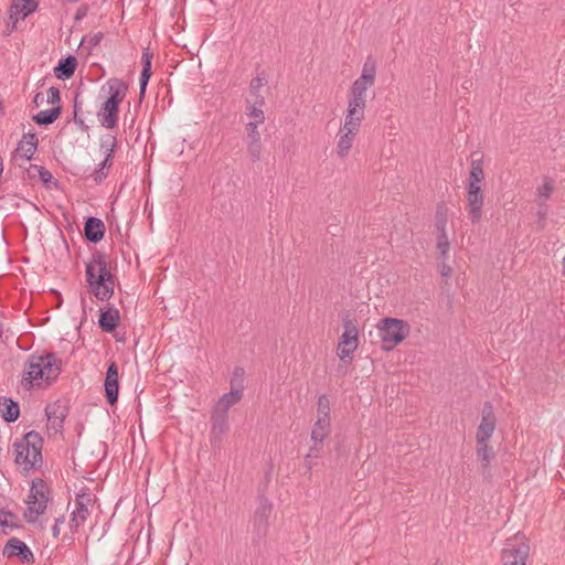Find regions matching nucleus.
<instances>
[{"mask_svg": "<svg viewBox=\"0 0 565 565\" xmlns=\"http://www.w3.org/2000/svg\"><path fill=\"white\" fill-rule=\"evenodd\" d=\"M85 277L89 289L99 301H108L115 291L116 276L110 271L106 253L95 250L85 266Z\"/></svg>", "mask_w": 565, "mask_h": 565, "instance_id": "nucleus-1", "label": "nucleus"}, {"mask_svg": "<svg viewBox=\"0 0 565 565\" xmlns=\"http://www.w3.org/2000/svg\"><path fill=\"white\" fill-rule=\"evenodd\" d=\"M61 364L62 361H57L52 352L44 355H30L24 364L22 386L31 390L34 385L40 386L44 380L50 384L61 373Z\"/></svg>", "mask_w": 565, "mask_h": 565, "instance_id": "nucleus-2", "label": "nucleus"}, {"mask_svg": "<svg viewBox=\"0 0 565 565\" xmlns=\"http://www.w3.org/2000/svg\"><path fill=\"white\" fill-rule=\"evenodd\" d=\"M13 447L14 462L24 466L26 470L42 462L43 438L38 431L30 430L20 440H15Z\"/></svg>", "mask_w": 565, "mask_h": 565, "instance_id": "nucleus-3", "label": "nucleus"}, {"mask_svg": "<svg viewBox=\"0 0 565 565\" xmlns=\"http://www.w3.org/2000/svg\"><path fill=\"white\" fill-rule=\"evenodd\" d=\"M377 329L384 351L393 350L406 339L411 331L409 324L406 321L390 317L382 319Z\"/></svg>", "mask_w": 565, "mask_h": 565, "instance_id": "nucleus-4", "label": "nucleus"}, {"mask_svg": "<svg viewBox=\"0 0 565 565\" xmlns=\"http://www.w3.org/2000/svg\"><path fill=\"white\" fill-rule=\"evenodd\" d=\"M51 499V490L47 483L40 478L32 480L30 493L25 501L29 505L24 513L26 522L32 523L39 515L43 514Z\"/></svg>", "mask_w": 565, "mask_h": 565, "instance_id": "nucleus-5", "label": "nucleus"}, {"mask_svg": "<svg viewBox=\"0 0 565 565\" xmlns=\"http://www.w3.org/2000/svg\"><path fill=\"white\" fill-rule=\"evenodd\" d=\"M343 333L338 345V355L341 360L349 358L359 345L358 323L354 315L347 311L342 315Z\"/></svg>", "mask_w": 565, "mask_h": 565, "instance_id": "nucleus-6", "label": "nucleus"}, {"mask_svg": "<svg viewBox=\"0 0 565 565\" xmlns=\"http://www.w3.org/2000/svg\"><path fill=\"white\" fill-rule=\"evenodd\" d=\"M530 546L524 536L516 534L505 541L501 553L502 565H526Z\"/></svg>", "mask_w": 565, "mask_h": 565, "instance_id": "nucleus-7", "label": "nucleus"}, {"mask_svg": "<svg viewBox=\"0 0 565 565\" xmlns=\"http://www.w3.org/2000/svg\"><path fill=\"white\" fill-rule=\"evenodd\" d=\"M70 412L68 403L64 399H57L50 403L45 407V415L47 418V429L53 434L62 433L64 422Z\"/></svg>", "mask_w": 565, "mask_h": 565, "instance_id": "nucleus-8", "label": "nucleus"}, {"mask_svg": "<svg viewBox=\"0 0 565 565\" xmlns=\"http://www.w3.org/2000/svg\"><path fill=\"white\" fill-rule=\"evenodd\" d=\"M495 423L497 418L491 402H484L481 412V423L479 424L476 434L477 444L490 441L495 429Z\"/></svg>", "mask_w": 565, "mask_h": 565, "instance_id": "nucleus-9", "label": "nucleus"}, {"mask_svg": "<svg viewBox=\"0 0 565 565\" xmlns=\"http://www.w3.org/2000/svg\"><path fill=\"white\" fill-rule=\"evenodd\" d=\"M2 554L8 558L18 557L23 564H33L35 562L31 548L18 537H11L7 541Z\"/></svg>", "mask_w": 565, "mask_h": 565, "instance_id": "nucleus-10", "label": "nucleus"}, {"mask_svg": "<svg viewBox=\"0 0 565 565\" xmlns=\"http://www.w3.org/2000/svg\"><path fill=\"white\" fill-rule=\"evenodd\" d=\"M483 204L484 194L482 193L481 186L467 185V213L472 224L480 222Z\"/></svg>", "mask_w": 565, "mask_h": 565, "instance_id": "nucleus-11", "label": "nucleus"}, {"mask_svg": "<svg viewBox=\"0 0 565 565\" xmlns=\"http://www.w3.org/2000/svg\"><path fill=\"white\" fill-rule=\"evenodd\" d=\"M105 398L113 406L118 402L119 395V375L118 366L115 361L107 365L106 376L104 380Z\"/></svg>", "mask_w": 565, "mask_h": 565, "instance_id": "nucleus-12", "label": "nucleus"}, {"mask_svg": "<svg viewBox=\"0 0 565 565\" xmlns=\"http://www.w3.org/2000/svg\"><path fill=\"white\" fill-rule=\"evenodd\" d=\"M211 434L210 441L212 446H216L221 443L223 436L228 431V414L220 413L212 409L211 414Z\"/></svg>", "mask_w": 565, "mask_h": 565, "instance_id": "nucleus-13", "label": "nucleus"}, {"mask_svg": "<svg viewBox=\"0 0 565 565\" xmlns=\"http://www.w3.org/2000/svg\"><path fill=\"white\" fill-rule=\"evenodd\" d=\"M119 322L120 312L114 305L108 303L99 309L98 327L102 331L111 333L118 328Z\"/></svg>", "mask_w": 565, "mask_h": 565, "instance_id": "nucleus-14", "label": "nucleus"}, {"mask_svg": "<svg viewBox=\"0 0 565 565\" xmlns=\"http://www.w3.org/2000/svg\"><path fill=\"white\" fill-rule=\"evenodd\" d=\"M246 148L252 162H258L262 153L260 134L258 131L257 122H248L246 125Z\"/></svg>", "mask_w": 565, "mask_h": 565, "instance_id": "nucleus-15", "label": "nucleus"}, {"mask_svg": "<svg viewBox=\"0 0 565 565\" xmlns=\"http://www.w3.org/2000/svg\"><path fill=\"white\" fill-rule=\"evenodd\" d=\"M106 227L104 222L95 216H87L84 222V237L92 244L103 241Z\"/></svg>", "mask_w": 565, "mask_h": 565, "instance_id": "nucleus-16", "label": "nucleus"}, {"mask_svg": "<svg viewBox=\"0 0 565 565\" xmlns=\"http://www.w3.org/2000/svg\"><path fill=\"white\" fill-rule=\"evenodd\" d=\"M109 96L105 103L119 107L128 92V85L120 78L111 77L106 82Z\"/></svg>", "mask_w": 565, "mask_h": 565, "instance_id": "nucleus-17", "label": "nucleus"}, {"mask_svg": "<svg viewBox=\"0 0 565 565\" xmlns=\"http://www.w3.org/2000/svg\"><path fill=\"white\" fill-rule=\"evenodd\" d=\"M153 54L150 52L149 47L143 49L142 56H141V64L142 70L139 77V96L140 99L145 97L146 89L149 83V79L151 77L152 71H151V62H152Z\"/></svg>", "mask_w": 565, "mask_h": 565, "instance_id": "nucleus-18", "label": "nucleus"}, {"mask_svg": "<svg viewBox=\"0 0 565 565\" xmlns=\"http://www.w3.org/2000/svg\"><path fill=\"white\" fill-rule=\"evenodd\" d=\"M118 114L119 107L103 103L100 109L97 113L100 125L107 129H114L118 126Z\"/></svg>", "mask_w": 565, "mask_h": 565, "instance_id": "nucleus-19", "label": "nucleus"}, {"mask_svg": "<svg viewBox=\"0 0 565 565\" xmlns=\"http://www.w3.org/2000/svg\"><path fill=\"white\" fill-rule=\"evenodd\" d=\"M20 405L8 396H0V415L7 423H14L20 417Z\"/></svg>", "mask_w": 565, "mask_h": 565, "instance_id": "nucleus-20", "label": "nucleus"}, {"mask_svg": "<svg viewBox=\"0 0 565 565\" xmlns=\"http://www.w3.org/2000/svg\"><path fill=\"white\" fill-rule=\"evenodd\" d=\"M76 67V57L74 55H67L57 62V65L53 68V73L58 79H68L74 75Z\"/></svg>", "mask_w": 565, "mask_h": 565, "instance_id": "nucleus-21", "label": "nucleus"}, {"mask_svg": "<svg viewBox=\"0 0 565 565\" xmlns=\"http://www.w3.org/2000/svg\"><path fill=\"white\" fill-rule=\"evenodd\" d=\"M331 433V419L318 417L311 430V440L316 444H322Z\"/></svg>", "mask_w": 565, "mask_h": 565, "instance_id": "nucleus-22", "label": "nucleus"}, {"mask_svg": "<svg viewBox=\"0 0 565 565\" xmlns=\"http://www.w3.org/2000/svg\"><path fill=\"white\" fill-rule=\"evenodd\" d=\"M39 2L36 0H12L10 12L19 14L23 20L38 10Z\"/></svg>", "mask_w": 565, "mask_h": 565, "instance_id": "nucleus-23", "label": "nucleus"}, {"mask_svg": "<svg viewBox=\"0 0 565 565\" xmlns=\"http://www.w3.org/2000/svg\"><path fill=\"white\" fill-rule=\"evenodd\" d=\"M482 166H483L482 157L471 160L470 172H469V177L467 179L468 186H481V183L484 180V171H483Z\"/></svg>", "mask_w": 565, "mask_h": 565, "instance_id": "nucleus-24", "label": "nucleus"}, {"mask_svg": "<svg viewBox=\"0 0 565 565\" xmlns=\"http://www.w3.org/2000/svg\"><path fill=\"white\" fill-rule=\"evenodd\" d=\"M117 146L118 140L116 136L107 134L100 137L99 147L102 150H104L105 153V158L102 162H106V164L111 166Z\"/></svg>", "mask_w": 565, "mask_h": 565, "instance_id": "nucleus-25", "label": "nucleus"}, {"mask_svg": "<svg viewBox=\"0 0 565 565\" xmlns=\"http://www.w3.org/2000/svg\"><path fill=\"white\" fill-rule=\"evenodd\" d=\"M62 114V106L56 105L50 109L41 110L33 116V121L39 126H49L53 124Z\"/></svg>", "mask_w": 565, "mask_h": 565, "instance_id": "nucleus-26", "label": "nucleus"}, {"mask_svg": "<svg viewBox=\"0 0 565 565\" xmlns=\"http://www.w3.org/2000/svg\"><path fill=\"white\" fill-rule=\"evenodd\" d=\"M242 395L238 392H231L223 394L218 401L216 402L215 406L213 407L214 411H217L220 413L228 414V409L237 404L242 399Z\"/></svg>", "mask_w": 565, "mask_h": 565, "instance_id": "nucleus-27", "label": "nucleus"}, {"mask_svg": "<svg viewBox=\"0 0 565 565\" xmlns=\"http://www.w3.org/2000/svg\"><path fill=\"white\" fill-rule=\"evenodd\" d=\"M476 452L477 458L481 463L482 475L486 476L489 470L490 462L494 458L493 448L489 445V443L477 444Z\"/></svg>", "mask_w": 565, "mask_h": 565, "instance_id": "nucleus-28", "label": "nucleus"}, {"mask_svg": "<svg viewBox=\"0 0 565 565\" xmlns=\"http://www.w3.org/2000/svg\"><path fill=\"white\" fill-rule=\"evenodd\" d=\"M271 511H273L271 502L264 495L258 497V507L255 510L253 521L258 522V523L269 524L268 519L271 514Z\"/></svg>", "mask_w": 565, "mask_h": 565, "instance_id": "nucleus-29", "label": "nucleus"}, {"mask_svg": "<svg viewBox=\"0 0 565 565\" xmlns=\"http://www.w3.org/2000/svg\"><path fill=\"white\" fill-rule=\"evenodd\" d=\"M355 136H356L355 132H351V131L345 132L342 130L340 131L338 145H337V152L340 158H344L348 156L349 151L352 148L353 140H354Z\"/></svg>", "mask_w": 565, "mask_h": 565, "instance_id": "nucleus-30", "label": "nucleus"}, {"mask_svg": "<svg viewBox=\"0 0 565 565\" xmlns=\"http://www.w3.org/2000/svg\"><path fill=\"white\" fill-rule=\"evenodd\" d=\"M90 502L89 494H77L75 500L76 509L72 512V515L76 519H79L82 523L87 520L88 516V508L87 504Z\"/></svg>", "mask_w": 565, "mask_h": 565, "instance_id": "nucleus-31", "label": "nucleus"}, {"mask_svg": "<svg viewBox=\"0 0 565 565\" xmlns=\"http://www.w3.org/2000/svg\"><path fill=\"white\" fill-rule=\"evenodd\" d=\"M0 526L10 529L22 527L19 523V516L13 511L6 508L0 509Z\"/></svg>", "mask_w": 565, "mask_h": 565, "instance_id": "nucleus-32", "label": "nucleus"}, {"mask_svg": "<svg viewBox=\"0 0 565 565\" xmlns=\"http://www.w3.org/2000/svg\"><path fill=\"white\" fill-rule=\"evenodd\" d=\"M36 149V143L34 145V142H26V140H20L15 149L17 154H14L13 158L20 156V158H22L23 160L30 161L33 158Z\"/></svg>", "mask_w": 565, "mask_h": 565, "instance_id": "nucleus-33", "label": "nucleus"}, {"mask_svg": "<svg viewBox=\"0 0 565 565\" xmlns=\"http://www.w3.org/2000/svg\"><path fill=\"white\" fill-rule=\"evenodd\" d=\"M365 97L358 96L353 93L350 94L349 103H348V110L350 114H361L364 117V109H365Z\"/></svg>", "mask_w": 565, "mask_h": 565, "instance_id": "nucleus-34", "label": "nucleus"}, {"mask_svg": "<svg viewBox=\"0 0 565 565\" xmlns=\"http://www.w3.org/2000/svg\"><path fill=\"white\" fill-rule=\"evenodd\" d=\"M83 100L79 98V94L76 93L73 99V121L79 127L81 130L87 131L88 126L85 124L83 118L79 116L82 111Z\"/></svg>", "mask_w": 565, "mask_h": 565, "instance_id": "nucleus-35", "label": "nucleus"}, {"mask_svg": "<svg viewBox=\"0 0 565 565\" xmlns=\"http://www.w3.org/2000/svg\"><path fill=\"white\" fill-rule=\"evenodd\" d=\"M244 376L245 370L241 366H235L231 379V390L241 393L242 396L244 391Z\"/></svg>", "mask_w": 565, "mask_h": 565, "instance_id": "nucleus-36", "label": "nucleus"}, {"mask_svg": "<svg viewBox=\"0 0 565 565\" xmlns=\"http://www.w3.org/2000/svg\"><path fill=\"white\" fill-rule=\"evenodd\" d=\"M375 75H376V62L371 56H369L363 64V68H362L360 78H363V81H369V83H374Z\"/></svg>", "mask_w": 565, "mask_h": 565, "instance_id": "nucleus-37", "label": "nucleus"}, {"mask_svg": "<svg viewBox=\"0 0 565 565\" xmlns=\"http://www.w3.org/2000/svg\"><path fill=\"white\" fill-rule=\"evenodd\" d=\"M38 178L42 181L46 189L60 188V181L55 180L52 173L42 166L40 167V170H38Z\"/></svg>", "mask_w": 565, "mask_h": 565, "instance_id": "nucleus-38", "label": "nucleus"}, {"mask_svg": "<svg viewBox=\"0 0 565 565\" xmlns=\"http://www.w3.org/2000/svg\"><path fill=\"white\" fill-rule=\"evenodd\" d=\"M253 536L252 543L254 545H259L260 542L267 536L269 524L258 523L253 521Z\"/></svg>", "mask_w": 565, "mask_h": 565, "instance_id": "nucleus-39", "label": "nucleus"}, {"mask_svg": "<svg viewBox=\"0 0 565 565\" xmlns=\"http://www.w3.org/2000/svg\"><path fill=\"white\" fill-rule=\"evenodd\" d=\"M362 119H363V116L361 114H359V115L350 114L349 111H347L344 126L341 130L345 131V132H350V131L355 132V130L360 126Z\"/></svg>", "mask_w": 565, "mask_h": 565, "instance_id": "nucleus-40", "label": "nucleus"}, {"mask_svg": "<svg viewBox=\"0 0 565 565\" xmlns=\"http://www.w3.org/2000/svg\"><path fill=\"white\" fill-rule=\"evenodd\" d=\"M447 215L444 212V203L439 204L436 210L435 226L437 234L446 233Z\"/></svg>", "mask_w": 565, "mask_h": 565, "instance_id": "nucleus-41", "label": "nucleus"}, {"mask_svg": "<svg viewBox=\"0 0 565 565\" xmlns=\"http://www.w3.org/2000/svg\"><path fill=\"white\" fill-rule=\"evenodd\" d=\"M436 247H437V249H438V252L440 254L441 259L447 260L448 259L450 244H449V241H448V237H447L446 233L437 234Z\"/></svg>", "mask_w": 565, "mask_h": 565, "instance_id": "nucleus-42", "label": "nucleus"}, {"mask_svg": "<svg viewBox=\"0 0 565 565\" xmlns=\"http://www.w3.org/2000/svg\"><path fill=\"white\" fill-rule=\"evenodd\" d=\"M246 114H247V116L255 118L254 122H257V126L259 124H263L265 120V115H264L262 107L256 106L255 104H252L250 100H247Z\"/></svg>", "mask_w": 565, "mask_h": 565, "instance_id": "nucleus-43", "label": "nucleus"}, {"mask_svg": "<svg viewBox=\"0 0 565 565\" xmlns=\"http://www.w3.org/2000/svg\"><path fill=\"white\" fill-rule=\"evenodd\" d=\"M318 417L330 418V401L326 395H321L317 402Z\"/></svg>", "mask_w": 565, "mask_h": 565, "instance_id": "nucleus-44", "label": "nucleus"}, {"mask_svg": "<svg viewBox=\"0 0 565 565\" xmlns=\"http://www.w3.org/2000/svg\"><path fill=\"white\" fill-rule=\"evenodd\" d=\"M374 83H369V81H363V78H356L351 87V93L365 97V93L370 86Z\"/></svg>", "mask_w": 565, "mask_h": 565, "instance_id": "nucleus-45", "label": "nucleus"}, {"mask_svg": "<svg viewBox=\"0 0 565 565\" xmlns=\"http://www.w3.org/2000/svg\"><path fill=\"white\" fill-rule=\"evenodd\" d=\"M103 39H104V33L103 32H97V33H93V34L86 35L82 40V43L86 42L88 49L93 50L94 47L99 45V43L102 42Z\"/></svg>", "mask_w": 565, "mask_h": 565, "instance_id": "nucleus-46", "label": "nucleus"}, {"mask_svg": "<svg viewBox=\"0 0 565 565\" xmlns=\"http://www.w3.org/2000/svg\"><path fill=\"white\" fill-rule=\"evenodd\" d=\"M106 167H109V166L106 164V162H100L98 164V168L95 169L94 172L92 173L90 177L94 179V181L96 183H99L107 178L108 173L105 171Z\"/></svg>", "mask_w": 565, "mask_h": 565, "instance_id": "nucleus-47", "label": "nucleus"}, {"mask_svg": "<svg viewBox=\"0 0 565 565\" xmlns=\"http://www.w3.org/2000/svg\"><path fill=\"white\" fill-rule=\"evenodd\" d=\"M47 103L54 106L61 103V92L57 87L51 86L47 90Z\"/></svg>", "mask_w": 565, "mask_h": 565, "instance_id": "nucleus-48", "label": "nucleus"}, {"mask_svg": "<svg viewBox=\"0 0 565 565\" xmlns=\"http://www.w3.org/2000/svg\"><path fill=\"white\" fill-rule=\"evenodd\" d=\"M19 14H14L13 12H10V9L8 10V23L7 29L9 33L13 32L17 29V23L20 20Z\"/></svg>", "mask_w": 565, "mask_h": 565, "instance_id": "nucleus-49", "label": "nucleus"}, {"mask_svg": "<svg viewBox=\"0 0 565 565\" xmlns=\"http://www.w3.org/2000/svg\"><path fill=\"white\" fill-rule=\"evenodd\" d=\"M265 83V77L256 76L250 81L249 84V92L250 93H257L260 92V87Z\"/></svg>", "mask_w": 565, "mask_h": 565, "instance_id": "nucleus-50", "label": "nucleus"}, {"mask_svg": "<svg viewBox=\"0 0 565 565\" xmlns=\"http://www.w3.org/2000/svg\"><path fill=\"white\" fill-rule=\"evenodd\" d=\"M552 191H553V185L548 181H545L544 184L541 188H539V194L546 199L550 198Z\"/></svg>", "mask_w": 565, "mask_h": 565, "instance_id": "nucleus-51", "label": "nucleus"}, {"mask_svg": "<svg viewBox=\"0 0 565 565\" xmlns=\"http://www.w3.org/2000/svg\"><path fill=\"white\" fill-rule=\"evenodd\" d=\"M87 13H88V7L83 4L77 8L75 15H74V20L76 22H79L87 15Z\"/></svg>", "mask_w": 565, "mask_h": 565, "instance_id": "nucleus-52", "label": "nucleus"}, {"mask_svg": "<svg viewBox=\"0 0 565 565\" xmlns=\"http://www.w3.org/2000/svg\"><path fill=\"white\" fill-rule=\"evenodd\" d=\"M41 166L30 164V167L25 170L26 179L34 180L38 178V170H40Z\"/></svg>", "mask_w": 565, "mask_h": 565, "instance_id": "nucleus-53", "label": "nucleus"}, {"mask_svg": "<svg viewBox=\"0 0 565 565\" xmlns=\"http://www.w3.org/2000/svg\"><path fill=\"white\" fill-rule=\"evenodd\" d=\"M321 450H322L321 444L315 443V445L311 446L309 449L308 458L318 459L320 457Z\"/></svg>", "mask_w": 565, "mask_h": 565, "instance_id": "nucleus-54", "label": "nucleus"}, {"mask_svg": "<svg viewBox=\"0 0 565 565\" xmlns=\"http://www.w3.org/2000/svg\"><path fill=\"white\" fill-rule=\"evenodd\" d=\"M252 97H253V103L252 104H255L256 106H264L265 105V98L264 96L260 94V92H257V93H250Z\"/></svg>", "mask_w": 565, "mask_h": 565, "instance_id": "nucleus-55", "label": "nucleus"}, {"mask_svg": "<svg viewBox=\"0 0 565 565\" xmlns=\"http://www.w3.org/2000/svg\"><path fill=\"white\" fill-rule=\"evenodd\" d=\"M252 97H253V103L252 104H255L256 106H264L265 105V98L264 96L260 94V92H257V93H250Z\"/></svg>", "mask_w": 565, "mask_h": 565, "instance_id": "nucleus-56", "label": "nucleus"}, {"mask_svg": "<svg viewBox=\"0 0 565 565\" xmlns=\"http://www.w3.org/2000/svg\"><path fill=\"white\" fill-rule=\"evenodd\" d=\"M440 274L443 277H450L452 274V268L444 259L440 264Z\"/></svg>", "mask_w": 565, "mask_h": 565, "instance_id": "nucleus-57", "label": "nucleus"}, {"mask_svg": "<svg viewBox=\"0 0 565 565\" xmlns=\"http://www.w3.org/2000/svg\"><path fill=\"white\" fill-rule=\"evenodd\" d=\"M64 522V516L55 519L54 525L52 526V535L56 539L60 535V524Z\"/></svg>", "mask_w": 565, "mask_h": 565, "instance_id": "nucleus-58", "label": "nucleus"}, {"mask_svg": "<svg viewBox=\"0 0 565 565\" xmlns=\"http://www.w3.org/2000/svg\"><path fill=\"white\" fill-rule=\"evenodd\" d=\"M21 140H26V142H34L36 146L39 145L38 136L34 132L24 134Z\"/></svg>", "mask_w": 565, "mask_h": 565, "instance_id": "nucleus-59", "label": "nucleus"}, {"mask_svg": "<svg viewBox=\"0 0 565 565\" xmlns=\"http://www.w3.org/2000/svg\"><path fill=\"white\" fill-rule=\"evenodd\" d=\"M81 523L82 522L79 521V519H76L75 516H73L71 514V519H70L68 524H70V529H71L72 532H76Z\"/></svg>", "mask_w": 565, "mask_h": 565, "instance_id": "nucleus-60", "label": "nucleus"}, {"mask_svg": "<svg viewBox=\"0 0 565 565\" xmlns=\"http://www.w3.org/2000/svg\"><path fill=\"white\" fill-rule=\"evenodd\" d=\"M43 100V95L42 93H38L35 94L34 98H33V103L34 105L38 107L39 106V103Z\"/></svg>", "mask_w": 565, "mask_h": 565, "instance_id": "nucleus-61", "label": "nucleus"}, {"mask_svg": "<svg viewBox=\"0 0 565 565\" xmlns=\"http://www.w3.org/2000/svg\"><path fill=\"white\" fill-rule=\"evenodd\" d=\"M315 460H316L315 458H308V455L306 456L305 461H306V463H307V466H308V468H309V469H310V468L312 467V465L315 463V462H313Z\"/></svg>", "mask_w": 565, "mask_h": 565, "instance_id": "nucleus-62", "label": "nucleus"}, {"mask_svg": "<svg viewBox=\"0 0 565 565\" xmlns=\"http://www.w3.org/2000/svg\"><path fill=\"white\" fill-rule=\"evenodd\" d=\"M564 274H565V256H564Z\"/></svg>", "mask_w": 565, "mask_h": 565, "instance_id": "nucleus-63", "label": "nucleus"}, {"mask_svg": "<svg viewBox=\"0 0 565 565\" xmlns=\"http://www.w3.org/2000/svg\"><path fill=\"white\" fill-rule=\"evenodd\" d=\"M435 565H438L437 563Z\"/></svg>", "mask_w": 565, "mask_h": 565, "instance_id": "nucleus-64", "label": "nucleus"}]
</instances>
